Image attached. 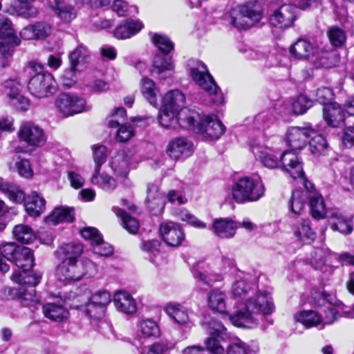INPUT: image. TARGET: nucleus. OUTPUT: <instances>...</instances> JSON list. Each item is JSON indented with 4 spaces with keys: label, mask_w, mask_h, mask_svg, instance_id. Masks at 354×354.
<instances>
[{
    "label": "nucleus",
    "mask_w": 354,
    "mask_h": 354,
    "mask_svg": "<svg viewBox=\"0 0 354 354\" xmlns=\"http://www.w3.org/2000/svg\"><path fill=\"white\" fill-rule=\"evenodd\" d=\"M275 309L271 295L267 291H258L245 302L244 308L231 317L234 326L252 328L260 319L272 314Z\"/></svg>",
    "instance_id": "1"
},
{
    "label": "nucleus",
    "mask_w": 354,
    "mask_h": 354,
    "mask_svg": "<svg viewBox=\"0 0 354 354\" xmlns=\"http://www.w3.org/2000/svg\"><path fill=\"white\" fill-rule=\"evenodd\" d=\"M252 151L255 158L264 167L276 169L281 165L283 170L293 179L303 177V165L296 153L292 151L281 153L279 151L260 145L252 146Z\"/></svg>",
    "instance_id": "2"
},
{
    "label": "nucleus",
    "mask_w": 354,
    "mask_h": 354,
    "mask_svg": "<svg viewBox=\"0 0 354 354\" xmlns=\"http://www.w3.org/2000/svg\"><path fill=\"white\" fill-rule=\"evenodd\" d=\"M265 190L261 176L254 174L239 178L232 187V196L238 203L256 202L264 196Z\"/></svg>",
    "instance_id": "3"
},
{
    "label": "nucleus",
    "mask_w": 354,
    "mask_h": 354,
    "mask_svg": "<svg viewBox=\"0 0 354 354\" xmlns=\"http://www.w3.org/2000/svg\"><path fill=\"white\" fill-rule=\"evenodd\" d=\"M97 273L96 265L86 258L79 262L62 261L57 267L55 275L63 282L79 281L84 277H91Z\"/></svg>",
    "instance_id": "4"
},
{
    "label": "nucleus",
    "mask_w": 354,
    "mask_h": 354,
    "mask_svg": "<svg viewBox=\"0 0 354 354\" xmlns=\"http://www.w3.org/2000/svg\"><path fill=\"white\" fill-rule=\"evenodd\" d=\"M187 67L192 80L210 95H214L213 102L218 104L223 103V96L207 66L198 60H190Z\"/></svg>",
    "instance_id": "5"
},
{
    "label": "nucleus",
    "mask_w": 354,
    "mask_h": 354,
    "mask_svg": "<svg viewBox=\"0 0 354 354\" xmlns=\"http://www.w3.org/2000/svg\"><path fill=\"white\" fill-rule=\"evenodd\" d=\"M254 7V5L250 3L234 8L226 19L230 24L238 29L248 28L261 19V12L256 10Z\"/></svg>",
    "instance_id": "6"
},
{
    "label": "nucleus",
    "mask_w": 354,
    "mask_h": 354,
    "mask_svg": "<svg viewBox=\"0 0 354 354\" xmlns=\"http://www.w3.org/2000/svg\"><path fill=\"white\" fill-rule=\"evenodd\" d=\"M55 107L59 115L67 118L85 111L86 100L74 93H62L55 99Z\"/></svg>",
    "instance_id": "7"
},
{
    "label": "nucleus",
    "mask_w": 354,
    "mask_h": 354,
    "mask_svg": "<svg viewBox=\"0 0 354 354\" xmlns=\"http://www.w3.org/2000/svg\"><path fill=\"white\" fill-rule=\"evenodd\" d=\"M19 39L15 35L11 21L0 14V57L8 58L13 52V48L19 46Z\"/></svg>",
    "instance_id": "8"
},
{
    "label": "nucleus",
    "mask_w": 354,
    "mask_h": 354,
    "mask_svg": "<svg viewBox=\"0 0 354 354\" xmlns=\"http://www.w3.org/2000/svg\"><path fill=\"white\" fill-rule=\"evenodd\" d=\"M209 337L206 339L207 348L212 354H225V344L229 335L223 324L216 319H212L209 322Z\"/></svg>",
    "instance_id": "9"
},
{
    "label": "nucleus",
    "mask_w": 354,
    "mask_h": 354,
    "mask_svg": "<svg viewBox=\"0 0 354 354\" xmlns=\"http://www.w3.org/2000/svg\"><path fill=\"white\" fill-rule=\"evenodd\" d=\"M17 138L20 142L34 147L43 145L46 140L42 128L32 121H22L20 123Z\"/></svg>",
    "instance_id": "10"
},
{
    "label": "nucleus",
    "mask_w": 354,
    "mask_h": 354,
    "mask_svg": "<svg viewBox=\"0 0 354 354\" xmlns=\"http://www.w3.org/2000/svg\"><path fill=\"white\" fill-rule=\"evenodd\" d=\"M28 88L36 97H47L55 91V82L50 73H38L29 80Z\"/></svg>",
    "instance_id": "11"
},
{
    "label": "nucleus",
    "mask_w": 354,
    "mask_h": 354,
    "mask_svg": "<svg viewBox=\"0 0 354 354\" xmlns=\"http://www.w3.org/2000/svg\"><path fill=\"white\" fill-rule=\"evenodd\" d=\"M225 127L216 115L201 117V121L196 127V133L207 140H217L225 132Z\"/></svg>",
    "instance_id": "12"
},
{
    "label": "nucleus",
    "mask_w": 354,
    "mask_h": 354,
    "mask_svg": "<svg viewBox=\"0 0 354 354\" xmlns=\"http://www.w3.org/2000/svg\"><path fill=\"white\" fill-rule=\"evenodd\" d=\"M290 54L297 59H307L312 62L321 60L324 53L308 40L299 39L290 47Z\"/></svg>",
    "instance_id": "13"
},
{
    "label": "nucleus",
    "mask_w": 354,
    "mask_h": 354,
    "mask_svg": "<svg viewBox=\"0 0 354 354\" xmlns=\"http://www.w3.org/2000/svg\"><path fill=\"white\" fill-rule=\"evenodd\" d=\"M53 30V26L48 22L39 21L24 27L19 32V37L26 41H41L48 37Z\"/></svg>",
    "instance_id": "14"
},
{
    "label": "nucleus",
    "mask_w": 354,
    "mask_h": 354,
    "mask_svg": "<svg viewBox=\"0 0 354 354\" xmlns=\"http://www.w3.org/2000/svg\"><path fill=\"white\" fill-rule=\"evenodd\" d=\"M315 131L310 127H291L286 133V141L292 150H299L306 146Z\"/></svg>",
    "instance_id": "15"
},
{
    "label": "nucleus",
    "mask_w": 354,
    "mask_h": 354,
    "mask_svg": "<svg viewBox=\"0 0 354 354\" xmlns=\"http://www.w3.org/2000/svg\"><path fill=\"white\" fill-rule=\"evenodd\" d=\"M159 232L163 241L169 246L178 247L185 241V235L181 227L174 222H166L160 225Z\"/></svg>",
    "instance_id": "16"
},
{
    "label": "nucleus",
    "mask_w": 354,
    "mask_h": 354,
    "mask_svg": "<svg viewBox=\"0 0 354 354\" xmlns=\"http://www.w3.org/2000/svg\"><path fill=\"white\" fill-rule=\"evenodd\" d=\"M299 179L304 184V189H297L292 192L291 198L288 202L290 210L295 214H301L305 209L307 201L309 200L310 187L307 185V180L304 174L303 177L296 178Z\"/></svg>",
    "instance_id": "17"
},
{
    "label": "nucleus",
    "mask_w": 354,
    "mask_h": 354,
    "mask_svg": "<svg viewBox=\"0 0 354 354\" xmlns=\"http://www.w3.org/2000/svg\"><path fill=\"white\" fill-rule=\"evenodd\" d=\"M193 152V144L186 138L179 137L170 140L167 146V154L174 160L189 156Z\"/></svg>",
    "instance_id": "18"
},
{
    "label": "nucleus",
    "mask_w": 354,
    "mask_h": 354,
    "mask_svg": "<svg viewBox=\"0 0 354 354\" xmlns=\"http://www.w3.org/2000/svg\"><path fill=\"white\" fill-rule=\"evenodd\" d=\"M175 64L171 57L156 55L154 57L151 73L157 79L163 80L170 78L174 73Z\"/></svg>",
    "instance_id": "19"
},
{
    "label": "nucleus",
    "mask_w": 354,
    "mask_h": 354,
    "mask_svg": "<svg viewBox=\"0 0 354 354\" xmlns=\"http://www.w3.org/2000/svg\"><path fill=\"white\" fill-rule=\"evenodd\" d=\"M165 311L179 326L191 328L193 326L187 308L182 304L169 302L165 306Z\"/></svg>",
    "instance_id": "20"
},
{
    "label": "nucleus",
    "mask_w": 354,
    "mask_h": 354,
    "mask_svg": "<svg viewBox=\"0 0 354 354\" xmlns=\"http://www.w3.org/2000/svg\"><path fill=\"white\" fill-rule=\"evenodd\" d=\"M296 18L295 8L292 5H283L270 17L271 24L279 28L290 27Z\"/></svg>",
    "instance_id": "21"
},
{
    "label": "nucleus",
    "mask_w": 354,
    "mask_h": 354,
    "mask_svg": "<svg viewBox=\"0 0 354 354\" xmlns=\"http://www.w3.org/2000/svg\"><path fill=\"white\" fill-rule=\"evenodd\" d=\"M201 115L196 110L183 108L178 113V127L196 131L201 121Z\"/></svg>",
    "instance_id": "22"
},
{
    "label": "nucleus",
    "mask_w": 354,
    "mask_h": 354,
    "mask_svg": "<svg viewBox=\"0 0 354 354\" xmlns=\"http://www.w3.org/2000/svg\"><path fill=\"white\" fill-rule=\"evenodd\" d=\"M310 184L309 192V206L312 216L316 219L323 218H328V213L330 209L326 210L324 198L320 194L317 192L313 186Z\"/></svg>",
    "instance_id": "23"
},
{
    "label": "nucleus",
    "mask_w": 354,
    "mask_h": 354,
    "mask_svg": "<svg viewBox=\"0 0 354 354\" xmlns=\"http://www.w3.org/2000/svg\"><path fill=\"white\" fill-rule=\"evenodd\" d=\"M238 224L228 218H217L213 222L212 230L214 234L221 239H231L234 236Z\"/></svg>",
    "instance_id": "24"
},
{
    "label": "nucleus",
    "mask_w": 354,
    "mask_h": 354,
    "mask_svg": "<svg viewBox=\"0 0 354 354\" xmlns=\"http://www.w3.org/2000/svg\"><path fill=\"white\" fill-rule=\"evenodd\" d=\"M24 202L26 212L30 216H39L45 210L46 201L40 194L35 191L31 192Z\"/></svg>",
    "instance_id": "25"
},
{
    "label": "nucleus",
    "mask_w": 354,
    "mask_h": 354,
    "mask_svg": "<svg viewBox=\"0 0 354 354\" xmlns=\"http://www.w3.org/2000/svg\"><path fill=\"white\" fill-rule=\"evenodd\" d=\"M116 309L126 314H133L137 310V304L133 297L126 291H118L113 296Z\"/></svg>",
    "instance_id": "26"
},
{
    "label": "nucleus",
    "mask_w": 354,
    "mask_h": 354,
    "mask_svg": "<svg viewBox=\"0 0 354 354\" xmlns=\"http://www.w3.org/2000/svg\"><path fill=\"white\" fill-rule=\"evenodd\" d=\"M143 28L138 20L127 19L116 27L113 35L118 39H125L137 34Z\"/></svg>",
    "instance_id": "27"
},
{
    "label": "nucleus",
    "mask_w": 354,
    "mask_h": 354,
    "mask_svg": "<svg viewBox=\"0 0 354 354\" xmlns=\"http://www.w3.org/2000/svg\"><path fill=\"white\" fill-rule=\"evenodd\" d=\"M68 59L71 64V70L77 71L89 62L91 53L86 46L80 44L70 53Z\"/></svg>",
    "instance_id": "28"
},
{
    "label": "nucleus",
    "mask_w": 354,
    "mask_h": 354,
    "mask_svg": "<svg viewBox=\"0 0 354 354\" xmlns=\"http://www.w3.org/2000/svg\"><path fill=\"white\" fill-rule=\"evenodd\" d=\"M323 116L327 124L333 127H339L344 120L343 110L337 103L326 104L323 108Z\"/></svg>",
    "instance_id": "29"
},
{
    "label": "nucleus",
    "mask_w": 354,
    "mask_h": 354,
    "mask_svg": "<svg viewBox=\"0 0 354 354\" xmlns=\"http://www.w3.org/2000/svg\"><path fill=\"white\" fill-rule=\"evenodd\" d=\"M292 232L299 241L306 244L313 242L316 236L308 220L299 221L292 226Z\"/></svg>",
    "instance_id": "30"
},
{
    "label": "nucleus",
    "mask_w": 354,
    "mask_h": 354,
    "mask_svg": "<svg viewBox=\"0 0 354 354\" xmlns=\"http://www.w3.org/2000/svg\"><path fill=\"white\" fill-rule=\"evenodd\" d=\"M131 157L124 151H120L111 160L110 165L118 177H126L129 171Z\"/></svg>",
    "instance_id": "31"
},
{
    "label": "nucleus",
    "mask_w": 354,
    "mask_h": 354,
    "mask_svg": "<svg viewBox=\"0 0 354 354\" xmlns=\"http://www.w3.org/2000/svg\"><path fill=\"white\" fill-rule=\"evenodd\" d=\"M74 209L68 207H58L53 209L50 214H49L46 221L48 224L57 225L60 223H71L73 221Z\"/></svg>",
    "instance_id": "32"
},
{
    "label": "nucleus",
    "mask_w": 354,
    "mask_h": 354,
    "mask_svg": "<svg viewBox=\"0 0 354 354\" xmlns=\"http://www.w3.org/2000/svg\"><path fill=\"white\" fill-rule=\"evenodd\" d=\"M226 299L227 296L224 292L219 289H213L208 293L207 305L213 311L225 313L227 312Z\"/></svg>",
    "instance_id": "33"
},
{
    "label": "nucleus",
    "mask_w": 354,
    "mask_h": 354,
    "mask_svg": "<svg viewBox=\"0 0 354 354\" xmlns=\"http://www.w3.org/2000/svg\"><path fill=\"white\" fill-rule=\"evenodd\" d=\"M331 228L333 230L339 231L342 234H348L352 231L349 223L345 219L342 213L337 209H331L328 213Z\"/></svg>",
    "instance_id": "34"
},
{
    "label": "nucleus",
    "mask_w": 354,
    "mask_h": 354,
    "mask_svg": "<svg viewBox=\"0 0 354 354\" xmlns=\"http://www.w3.org/2000/svg\"><path fill=\"white\" fill-rule=\"evenodd\" d=\"M148 208L152 214L158 216L162 213L165 202L161 194L158 192L156 187H148V195L147 197Z\"/></svg>",
    "instance_id": "35"
},
{
    "label": "nucleus",
    "mask_w": 354,
    "mask_h": 354,
    "mask_svg": "<svg viewBox=\"0 0 354 354\" xmlns=\"http://www.w3.org/2000/svg\"><path fill=\"white\" fill-rule=\"evenodd\" d=\"M53 8L57 17L64 23H70L77 16L74 7L66 4L65 0H54Z\"/></svg>",
    "instance_id": "36"
},
{
    "label": "nucleus",
    "mask_w": 354,
    "mask_h": 354,
    "mask_svg": "<svg viewBox=\"0 0 354 354\" xmlns=\"http://www.w3.org/2000/svg\"><path fill=\"white\" fill-rule=\"evenodd\" d=\"M43 313L44 316L54 322H63L66 319L69 313L66 308L62 305L48 303L43 306Z\"/></svg>",
    "instance_id": "37"
},
{
    "label": "nucleus",
    "mask_w": 354,
    "mask_h": 354,
    "mask_svg": "<svg viewBox=\"0 0 354 354\" xmlns=\"http://www.w3.org/2000/svg\"><path fill=\"white\" fill-rule=\"evenodd\" d=\"M185 102V95L179 90H171L167 92L162 99V106L178 112L184 108Z\"/></svg>",
    "instance_id": "38"
},
{
    "label": "nucleus",
    "mask_w": 354,
    "mask_h": 354,
    "mask_svg": "<svg viewBox=\"0 0 354 354\" xmlns=\"http://www.w3.org/2000/svg\"><path fill=\"white\" fill-rule=\"evenodd\" d=\"M58 252L62 261L78 262L77 259L83 252V246L80 243H66L59 247Z\"/></svg>",
    "instance_id": "39"
},
{
    "label": "nucleus",
    "mask_w": 354,
    "mask_h": 354,
    "mask_svg": "<svg viewBox=\"0 0 354 354\" xmlns=\"http://www.w3.org/2000/svg\"><path fill=\"white\" fill-rule=\"evenodd\" d=\"M18 268L22 272H26L31 269L34 265V257L32 251L26 247L18 249V252L13 261Z\"/></svg>",
    "instance_id": "40"
},
{
    "label": "nucleus",
    "mask_w": 354,
    "mask_h": 354,
    "mask_svg": "<svg viewBox=\"0 0 354 354\" xmlns=\"http://www.w3.org/2000/svg\"><path fill=\"white\" fill-rule=\"evenodd\" d=\"M91 182L93 185L98 186L106 192H113L117 187V183L112 176L101 174L100 171H94L91 178Z\"/></svg>",
    "instance_id": "41"
},
{
    "label": "nucleus",
    "mask_w": 354,
    "mask_h": 354,
    "mask_svg": "<svg viewBox=\"0 0 354 354\" xmlns=\"http://www.w3.org/2000/svg\"><path fill=\"white\" fill-rule=\"evenodd\" d=\"M294 319L308 328L317 326L321 325V313L313 310L300 311L294 315Z\"/></svg>",
    "instance_id": "42"
},
{
    "label": "nucleus",
    "mask_w": 354,
    "mask_h": 354,
    "mask_svg": "<svg viewBox=\"0 0 354 354\" xmlns=\"http://www.w3.org/2000/svg\"><path fill=\"white\" fill-rule=\"evenodd\" d=\"M140 91L143 97L151 104H157V96L159 89L156 83L148 77H143L140 80Z\"/></svg>",
    "instance_id": "43"
},
{
    "label": "nucleus",
    "mask_w": 354,
    "mask_h": 354,
    "mask_svg": "<svg viewBox=\"0 0 354 354\" xmlns=\"http://www.w3.org/2000/svg\"><path fill=\"white\" fill-rule=\"evenodd\" d=\"M178 113L162 105L158 117L160 124L167 129H176L178 128Z\"/></svg>",
    "instance_id": "44"
},
{
    "label": "nucleus",
    "mask_w": 354,
    "mask_h": 354,
    "mask_svg": "<svg viewBox=\"0 0 354 354\" xmlns=\"http://www.w3.org/2000/svg\"><path fill=\"white\" fill-rule=\"evenodd\" d=\"M254 285L243 279L234 281L231 287L232 297L237 300L244 299L254 290Z\"/></svg>",
    "instance_id": "45"
},
{
    "label": "nucleus",
    "mask_w": 354,
    "mask_h": 354,
    "mask_svg": "<svg viewBox=\"0 0 354 354\" xmlns=\"http://www.w3.org/2000/svg\"><path fill=\"white\" fill-rule=\"evenodd\" d=\"M12 234L17 241L24 244H30L37 238L32 229L24 224L15 225L12 230Z\"/></svg>",
    "instance_id": "46"
},
{
    "label": "nucleus",
    "mask_w": 354,
    "mask_h": 354,
    "mask_svg": "<svg viewBox=\"0 0 354 354\" xmlns=\"http://www.w3.org/2000/svg\"><path fill=\"white\" fill-rule=\"evenodd\" d=\"M319 304L324 306V309L319 311L321 313V326L324 328L327 324H333L337 319L339 311L337 307L328 302L325 297L322 299V304Z\"/></svg>",
    "instance_id": "47"
},
{
    "label": "nucleus",
    "mask_w": 354,
    "mask_h": 354,
    "mask_svg": "<svg viewBox=\"0 0 354 354\" xmlns=\"http://www.w3.org/2000/svg\"><path fill=\"white\" fill-rule=\"evenodd\" d=\"M2 192L13 203H21L25 201L26 196L20 187L12 183H3L0 185Z\"/></svg>",
    "instance_id": "48"
},
{
    "label": "nucleus",
    "mask_w": 354,
    "mask_h": 354,
    "mask_svg": "<svg viewBox=\"0 0 354 354\" xmlns=\"http://www.w3.org/2000/svg\"><path fill=\"white\" fill-rule=\"evenodd\" d=\"M115 214L121 218L122 224L129 233L136 234L140 227V223L137 218L129 215L119 207H114Z\"/></svg>",
    "instance_id": "49"
},
{
    "label": "nucleus",
    "mask_w": 354,
    "mask_h": 354,
    "mask_svg": "<svg viewBox=\"0 0 354 354\" xmlns=\"http://www.w3.org/2000/svg\"><path fill=\"white\" fill-rule=\"evenodd\" d=\"M41 279V275L38 273L26 275V272L15 270L13 272L11 279L18 284H28L32 287L37 286Z\"/></svg>",
    "instance_id": "50"
},
{
    "label": "nucleus",
    "mask_w": 354,
    "mask_h": 354,
    "mask_svg": "<svg viewBox=\"0 0 354 354\" xmlns=\"http://www.w3.org/2000/svg\"><path fill=\"white\" fill-rule=\"evenodd\" d=\"M139 332L144 337H158L160 331L158 325L152 319H145L140 322Z\"/></svg>",
    "instance_id": "51"
},
{
    "label": "nucleus",
    "mask_w": 354,
    "mask_h": 354,
    "mask_svg": "<svg viewBox=\"0 0 354 354\" xmlns=\"http://www.w3.org/2000/svg\"><path fill=\"white\" fill-rule=\"evenodd\" d=\"M151 40L159 50L165 55L170 53L174 48V44L166 35L153 33L151 35Z\"/></svg>",
    "instance_id": "52"
},
{
    "label": "nucleus",
    "mask_w": 354,
    "mask_h": 354,
    "mask_svg": "<svg viewBox=\"0 0 354 354\" xmlns=\"http://www.w3.org/2000/svg\"><path fill=\"white\" fill-rule=\"evenodd\" d=\"M313 104V102L306 95H299L292 102V111L295 115H301L306 112Z\"/></svg>",
    "instance_id": "53"
},
{
    "label": "nucleus",
    "mask_w": 354,
    "mask_h": 354,
    "mask_svg": "<svg viewBox=\"0 0 354 354\" xmlns=\"http://www.w3.org/2000/svg\"><path fill=\"white\" fill-rule=\"evenodd\" d=\"M22 90V85L17 79H10L3 83V92L8 97L9 101L17 97Z\"/></svg>",
    "instance_id": "54"
},
{
    "label": "nucleus",
    "mask_w": 354,
    "mask_h": 354,
    "mask_svg": "<svg viewBox=\"0 0 354 354\" xmlns=\"http://www.w3.org/2000/svg\"><path fill=\"white\" fill-rule=\"evenodd\" d=\"M311 138L312 139L308 143H309L312 153L315 155L324 153L328 148L325 138L321 135H315V133Z\"/></svg>",
    "instance_id": "55"
},
{
    "label": "nucleus",
    "mask_w": 354,
    "mask_h": 354,
    "mask_svg": "<svg viewBox=\"0 0 354 354\" xmlns=\"http://www.w3.org/2000/svg\"><path fill=\"white\" fill-rule=\"evenodd\" d=\"M93 157L95 162L94 171H100L102 165L106 161L107 149L103 145L93 147Z\"/></svg>",
    "instance_id": "56"
},
{
    "label": "nucleus",
    "mask_w": 354,
    "mask_h": 354,
    "mask_svg": "<svg viewBox=\"0 0 354 354\" xmlns=\"http://www.w3.org/2000/svg\"><path fill=\"white\" fill-rule=\"evenodd\" d=\"M328 36L331 44L335 47L341 46L346 40L345 32L336 26H333L328 30Z\"/></svg>",
    "instance_id": "57"
},
{
    "label": "nucleus",
    "mask_w": 354,
    "mask_h": 354,
    "mask_svg": "<svg viewBox=\"0 0 354 354\" xmlns=\"http://www.w3.org/2000/svg\"><path fill=\"white\" fill-rule=\"evenodd\" d=\"M21 304L24 306H35L40 302L39 297L36 295L35 289L20 291L19 297Z\"/></svg>",
    "instance_id": "58"
},
{
    "label": "nucleus",
    "mask_w": 354,
    "mask_h": 354,
    "mask_svg": "<svg viewBox=\"0 0 354 354\" xmlns=\"http://www.w3.org/2000/svg\"><path fill=\"white\" fill-rule=\"evenodd\" d=\"M21 248L17 245L15 243H5L0 245V252L5 259L13 261L18 252V249Z\"/></svg>",
    "instance_id": "59"
},
{
    "label": "nucleus",
    "mask_w": 354,
    "mask_h": 354,
    "mask_svg": "<svg viewBox=\"0 0 354 354\" xmlns=\"http://www.w3.org/2000/svg\"><path fill=\"white\" fill-rule=\"evenodd\" d=\"M178 216L182 221L186 222L195 227L205 228L206 227L205 223L198 219L195 216L190 214L187 210L180 211L178 214Z\"/></svg>",
    "instance_id": "60"
},
{
    "label": "nucleus",
    "mask_w": 354,
    "mask_h": 354,
    "mask_svg": "<svg viewBox=\"0 0 354 354\" xmlns=\"http://www.w3.org/2000/svg\"><path fill=\"white\" fill-rule=\"evenodd\" d=\"M127 112L124 108L118 107L115 109L114 113L110 115L108 121L109 127L115 128L118 127L120 123L125 120Z\"/></svg>",
    "instance_id": "61"
},
{
    "label": "nucleus",
    "mask_w": 354,
    "mask_h": 354,
    "mask_svg": "<svg viewBox=\"0 0 354 354\" xmlns=\"http://www.w3.org/2000/svg\"><path fill=\"white\" fill-rule=\"evenodd\" d=\"M195 278L201 281L203 283L212 286L214 282L219 281L223 279L221 274H207L205 272L196 270L195 272Z\"/></svg>",
    "instance_id": "62"
},
{
    "label": "nucleus",
    "mask_w": 354,
    "mask_h": 354,
    "mask_svg": "<svg viewBox=\"0 0 354 354\" xmlns=\"http://www.w3.org/2000/svg\"><path fill=\"white\" fill-rule=\"evenodd\" d=\"M90 300L93 304L106 308L111 301V294L106 290H99L91 296Z\"/></svg>",
    "instance_id": "63"
},
{
    "label": "nucleus",
    "mask_w": 354,
    "mask_h": 354,
    "mask_svg": "<svg viewBox=\"0 0 354 354\" xmlns=\"http://www.w3.org/2000/svg\"><path fill=\"white\" fill-rule=\"evenodd\" d=\"M106 308L93 304V301L89 300L86 306V314L93 318L94 319H98L102 317L104 315Z\"/></svg>",
    "instance_id": "64"
}]
</instances>
